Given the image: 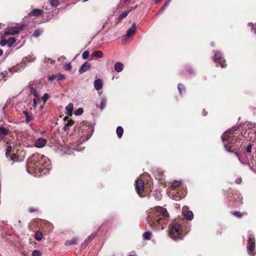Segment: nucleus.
<instances>
[{"label":"nucleus","instance_id":"nucleus-31","mask_svg":"<svg viewBox=\"0 0 256 256\" xmlns=\"http://www.w3.org/2000/svg\"><path fill=\"white\" fill-rule=\"evenodd\" d=\"M42 234L40 232L37 231L34 234V238L37 240H42Z\"/></svg>","mask_w":256,"mask_h":256},{"label":"nucleus","instance_id":"nucleus-7","mask_svg":"<svg viewBox=\"0 0 256 256\" xmlns=\"http://www.w3.org/2000/svg\"><path fill=\"white\" fill-rule=\"evenodd\" d=\"M213 60L217 64V66H220L222 68H224L226 66L225 60L223 58L222 54L219 51H216L214 52Z\"/></svg>","mask_w":256,"mask_h":256},{"label":"nucleus","instance_id":"nucleus-61","mask_svg":"<svg viewBox=\"0 0 256 256\" xmlns=\"http://www.w3.org/2000/svg\"><path fill=\"white\" fill-rule=\"evenodd\" d=\"M3 54V50L0 49V56H2Z\"/></svg>","mask_w":256,"mask_h":256},{"label":"nucleus","instance_id":"nucleus-53","mask_svg":"<svg viewBox=\"0 0 256 256\" xmlns=\"http://www.w3.org/2000/svg\"><path fill=\"white\" fill-rule=\"evenodd\" d=\"M49 61L51 64H52L54 62V61H53L52 59L50 58H47L46 57L44 58V62H48Z\"/></svg>","mask_w":256,"mask_h":256},{"label":"nucleus","instance_id":"nucleus-38","mask_svg":"<svg viewBox=\"0 0 256 256\" xmlns=\"http://www.w3.org/2000/svg\"><path fill=\"white\" fill-rule=\"evenodd\" d=\"M234 154L235 156L238 158V159L239 161L243 164H248V162H247L246 161H244L243 160H242L241 159V158L239 156L237 152H234Z\"/></svg>","mask_w":256,"mask_h":256},{"label":"nucleus","instance_id":"nucleus-5","mask_svg":"<svg viewBox=\"0 0 256 256\" xmlns=\"http://www.w3.org/2000/svg\"><path fill=\"white\" fill-rule=\"evenodd\" d=\"M169 234L173 240L181 239L182 236V226L178 224H174L172 225Z\"/></svg>","mask_w":256,"mask_h":256},{"label":"nucleus","instance_id":"nucleus-12","mask_svg":"<svg viewBox=\"0 0 256 256\" xmlns=\"http://www.w3.org/2000/svg\"><path fill=\"white\" fill-rule=\"evenodd\" d=\"M10 130L8 128L4 126L0 127V142L4 140V138L10 134Z\"/></svg>","mask_w":256,"mask_h":256},{"label":"nucleus","instance_id":"nucleus-52","mask_svg":"<svg viewBox=\"0 0 256 256\" xmlns=\"http://www.w3.org/2000/svg\"><path fill=\"white\" fill-rule=\"evenodd\" d=\"M40 98H34L33 100V106L36 108L37 104L39 102Z\"/></svg>","mask_w":256,"mask_h":256},{"label":"nucleus","instance_id":"nucleus-34","mask_svg":"<svg viewBox=\"0 0 256 256\" xmlns=\"http://www.w3.org/2000/svg\"><path fill=\"white\" fill-rule=\"evenodd\" d=\"M129 12V10H126L122 12V14L119 16V19L122 20L125 18L128 15Z\"/></svg>","mask_w":256,"mask_h":256},{"label":"nucleus","instance_id":"nucleus-33","mask_svg":"<svg viewBox=\"0 0 256 256\" xmlns=\"http://www.w3.org/2000/svg\"><path fill=\"white\" fill-rule=\"evenodd\" d=\"M248 26L251 27V32L256 34V24L255 25L252 22H249Z\"/></svg>","mask_w":256,"mask_h":256},{"label":"nucleus","instance_id":"nucleus-32","mask_svg":"<svg viewBox=\"0 0 256 256\" xmlns=\"http://www.w3.org/2000/svg\"><path fill=\"white\" fill-rule=\"evenodd\" d=\"M36 58V57L32 54H30L26 58V61L29 62H34Z\"/></svg>","mask_w":256,"mask_h":256},{"label":"nucleus","instance_id":"nucleus-3","mask_svg":"<svg viewBox=\"0 0 256 256\" xmlns=\"http://www.w3.org/2000/svg\"><path fill=\"white\" fill-rule=\"evenodd\" d=\"M236 131L234 128L233 127L226 130L221 136L224 148L228 152H233L241 146L236 136L238 132Z\"/></svg>","mask_w":256,"mask_h":256},{"label":"nucleus","instance_id":"nucleus-13","mask_svg":"<svg viewBox=\"0 0 256 256\" xmlns=\"http://www.w3.org/2000/svg\"><path fill=\"white\" fill-rule=\"evenodd\" d=\"M46 144V140L44 138H38L34 143L36 147L38 148H43Z\"/></svg>","mask_w":256,"mask_h":256},{"label":"nucleus","instance_id":"nucleus-42","mask_svg":"<svg viewBox=\"0 0 256 256\" xmlns=\"http://www.w3.org/2000/svg\"><path fill=\"white\" fill-rule=\"evenodd\" d=\"M89 56V52L88 51H84L82 54V58L84 60H86L88 58Z\"/></svg>","mask_w":256,"mask_h":256},{"label":"nucleus","instance_id":"nucleus-41","mask_svg":"<svg viewBox=\"0 0 256 256\" xmlns=\"http://www.w3.org/2000/svg\"><path fill=\"white\" fill-rule=\"evenodd\" d=\"M171 0H166L164 6H162V10H161L162 11L164 10L167 8V6L169 5Z\"/></svg>","mask_w":256,"mask_h":256},{"label":"nucleus","instance_id":"nucleus-16","mask_svg":"<svg viewBox=\"0 0 256 256\" xmlns=\"http://www.w3.org/2000/svg\"><path fill=\"white\" fill-rule=\"evenodd\" d=\"M102 86L103 82L101 79L98 78L94 82V87L96 90H101L102 88Z\"/></svg>","mask_w":256,"mask_h":256},{"label":"nucleus","instance_id":"nucleus-14","mask_svg":"<svg viewBox=\"0 0 256 256\" xmlns=\"http://www.w3.org/2000/svg\"><path fill=\"white\" fill-rule=\"evenodd\" d=\"M91 66V64L90 62H85L78 70L80 74H82L88 71Z\"/></svg>","mask_w":256,"mask_h":256},{"label":"nucleus","instance_id":"nucleus-26","mask_svg":"<svg viewBox=\"0 0 256 256\" xmlns=\"http://www.w3.org/2000/svg\"><path fill=\"white\" fill-rule=\"evenodd\" d=\"M96 234L92 233L90 236H88L86 239L84 240V244H82V246L86 244L89 242L92 241L94 238L96 236Z\"/></svg>","mask_w":256,"mask_h":256},{"label":"nucleus","instance_id":"nucleus-35","mask_svg":"<svg viewBox=\"0 0 256 256\" xmlns=\"http://www.w3.org/2000/svg\"><path fill=\"white\" fill-rule=\"evenodd\" d=\"M178 89L180 94H182V91H185V87H184V85H183L182 84H178Z\"/></svg>","mask_w":256,"mask_h":256},{"label":"nucleus","instance_id":"nucleus-60","mask_svg":"<svg viewBox=\"0 0 256 256\" xmlns=\"http://www.w3.org/2000/svg\"><path fill=\"white\" fill-rule=\"evenodd\" d=\"M29 210L30 212H32L35 211V210L33 208H30Z\"/></svg>","mask_w":256,"mask_h":256},{"label":"nucleus","instance_id":"nucleus-58","mask_svg":"<svg viewBox=\"0 0 256 256\" xmlns=\"http://www.w3.org/2000/svg\"><path fill=\"white\" fill-rule=\"evenodd\" d=\"M188 72H190V74H194V71L191 68H188Z\"/></svg>","mask_w":256,"mask_h":256},{"label":"nucleus","instance_id":"nucleus-44","mask_svg":"<svg viewBox=\"0 0 256 256\" xmlns=\"http://www.w3.org/2000/svg\"><path fill=\"white\" fill-rule=\"evenodd\" d=\"M64 78H65V76L64 75L61 74H56V80L58 81H60V80H63Z\"/></svg>","mask_w":256,"mask_h":256},{"label":"nucleus","instance_id":"nucleus-28","mask_svg":"<svg viewBox=\"0 0 256 256\" xmlns=\"http://www.w3.org/2000/svg\"><path fill=\"white\" fill-rule=\"evenodd\" d=\"M153 196L156 200H159L162 198V194L160 192L159 190L154 191Z\"/></svg>","mask_w":256,"mask_h":256},{"label":"nucleus","instance_id":"nucleus-24","mask_svg":"<svg viewBox=\"0 0 256 256\" xmlns=\"http://www.w3.org/2000/svg\"><path fill=\"white\" fill-rule=\"evenodd\" d=\"M6 40L7 46L8 48H10L16 42V39L14 38H10Z\"/></svg>","mask_w":256,"mask_h":256},{"label":"nucleus","instance_id":"nucleus-39","mask_svg":"<svg viewBox=\"0 0 256 256\" xmlns=\"http://www.w3.org/2000/svg\"><path fill=\"white\" fill-rule=\"evenodd\" d=\"M50 5L52 6H57L59 4L58 0H50Z\"/></svg>","mask_w":256,"mask_h":256},{"label":"nucleus","instance_id":"nucleus-1","mask_svg":"<svg viewBox=\"0 0 256 256\" xmlns=\"http://www.w3.org/2000/svg\"><path fill=\"white\" fill-rule=\"evenodd\" d=\"M146 220L147 224L152 229L162 230L169 221V214L166 208L157 206L148 215Z\"/></svg>","mask_w":256,"mask_h":256},{"label":"nucleus","instance_id":"nucleus-6","mask_svg":"<svg viewBox=\"0 0 256 256\" xmlns=\"http://www.w3.org/2000/svg\"><path fill=\"white\" fill-rule=\"evenodd\" d=\"M247 250L248 254H251L254 252V255L256 254V249L255 250V240L254 236L250 232L248 233V239L246 244Z\"/></svg>","mask_w":256,"mask_h":256},{"label":"nucleus","instance_id":"nucleus-37","mask_svg":"<svg viewBox=\"0 0 256 256\" xmlns=\"http://www.w3.org/2000/svg\"><path fill=\"white\" fill-rule=\"evenodd\" d=\"M83 108H80L74 112V114L75 116H80L83 113Z\"/></svg>","mask_w":256,"mask_h":256},{"label":"nucleus","instance_id":"nucleus-23","mask_svg":"<svg viewBox=\"0 0 256 256\" xmlns=\"http://www.w3.org/2000/svg\"><path fill=\"white\" fill-rule=\"evenodd\" d=\"M92 56L96 58H102L104 56V54L100 50H96L92 52Z\"/></svg>","mask_w":256,"mask_h":256},{"label":"nucleus","instance_id":"nucleus-19","mask_svg":"<svg viewBox=\"0 0 256 256\" xmlns=\"http://www.w3.org/2000/svg\"><path fill=\"white\" fill-rule=\"evenodd\" d=\"M73 104L72 103L68 104L66 107V114L69 116L72 115V112L73 110Z\"/></svg>","mask_w":256,"mask_h":256},{"label":"nucleus","instance_id":"nucleus-10","mask_svg":"<svg viewBox=\"0 0 256 256\" xmlns=\"http://www.w3.org/2000/svg\"><path fill=\"white\" fill-rule=\"evenodd\" d=\"M136 30V23H133L132 24V26L128 28L126 32V34L122 38V42H124V40L127 38H130L132 36H133Z\"/></svg>","mask_w":256,"mask_h":256},{"label":"nucleus","instance_id":"nucleus-27","mask_svg":"<svg viewBox=\"0 0 256 256\" xmlns=\"http://www.w3.org/2000/svg\"><path fill=\"white\" fill-rule=\"evenodd\" d=\"M181 184H182V182L181 181L175 180L172 182V186H171L172 190H174L176 188L180 186Z\"/></svg>","mask_w":256,"mask_h":256},{"label":"nucleus","instance_id":"nucleus-59","mask_svg":"<svg viewBox=\"0 0 256 256\" xmlns=\"http://www.w3.org/2000/svg\"><path fill=\"white\" fill-rule=\"evenodd\" d=\"M202 114L204 116H206L207 114V112H206L204 110L202 112Z\"/></svg>","mask_w":256,"mask_h":256},{"label":"nucleus","instance_id":"nucleus-40","mask_svg":"<svg viewBox=\"0 0 256 256\" xmlns=\"http://www.w3.org/2000/svg\"><path fill=\"white\" fill-rule=\"evenodd\" d=\"M42 33V30L40 29H38V30H34V34H33V36L36 38V37H38V36H40V35Z\"/></svg>","mask_w":256,"mask_h":256},{"label":"nucleus","instance_id":"nucleus-20","mask_svg":"<svg viewBox=\"0 0 256 256\" xmlns=\"http://www.w3.org/2000/svg\"><path fill=\"white\" fill-rule=\"evenodd\" d=\"M6 158L8 159V160L10 162H14L18 160V154H10L8 156H6Z\"/></svg>","mask_w":256,"mask_h":256},{"label":"nucleus","instance_id":"nucleus-9","mask_svg":"<svg viewBox=\"0 0 256 256\" xmlns=\"http://www.w3.org/2000/svg\"><path fill=\"white\" fill-rule=\"evenodd\" d=\"M136 190L139 196H140L144 192V182L142 180H138L136 181Z\"/></svg>","mask_w":256,"mask_h":256},{"label":"nucleus","instance_id":"nucleus-48","mask_svg":"<svg viewBox=\"0 0 256 256\" xmlns=\"http://www.w3.org/2000/svg\"><path fill=\"white\" fill-rule=\"evenodd\" d=\"M0 44L2 46H4L6 45H7V40H5L4 38H2L0 41Z\"/></svg>","mask_w":256,"mask_h":256},{"label":"nucleus","instance_id":"nucleus-55","mask_svg":"<svg viewBox=\"0 0 256 256\" xmlns=\"http://www.w3.org/2000/svg\"><path fill=\"white\" fill-rule=\"evenodd\" d=\"M20 65L18 64L16 67L12 68V70L14 72L20 71V70H18L20 68Z\"/></svg>","mask_w":256,"mask_h":256},{"label":"nucleus","instance_id":"nucleus-43","mask_svg":"<svg viewBox=\"0 0 256 256\" xmlns=\"http://www.w3.org/2000/svg\"><path fill=\"white\" fill-rule=\"evenodd\" d=\"M48 80L50 82H52L54 80H56V74H52L48 76Z\"/></svg>","mask_w":256,"mask_h":256},{"label":"nucleus","instance_id":"nucleus-50","mask_svg":"<svg viewBox=\"0 0 256 256\" xmlns=\"http://www.w3.org/2000/svg\"><path fill=\"white\" fill-rule=\"evenodd\" d=\"M233 214L238 218H241L242 216V214L238 211H235L233 212Z\"/></svg>","mask_w":256,"mask_h":256},{"label":"nucleus","instance_id":"nucleus-8","mask_svg":"<svg viewBox=\"0 0 256 256\" xmlns=\"http://www.w3.org/2000/svg\"><path fill=\"white\" fill-rule=\"evenodd\" d=\"M64 126L63 129L64 131H68L70 129V127L73 126L74 124V122L70 118H69L68 116H66L64 118Z\"/></svg>","mask_w":256,"mask_h":256},{"label":"nucleus","instance_id":"nucleus-30","mask_svg":"<svg viewBox=\"0 0 256 256\" xmlns=\"http://www.w3.org/2000/svg\"><path fill=\"white\" fill-rule=\"evenodd\" d=\"M152 236V234L150 232H146L143 234V238L144 240H150Z\"/></svg>","mask_w":256,"mask_h":256},{"label":"nucleus","instance_id":"nucleus-17","mask_svg":"<svg viewBox=\"0 0 256 256\" xmlns=\"http://www.w3.org/2000/svg\"><path fill=\"white\" fill-rule=\"evenodd\" d=\"M43 12V10L40 9H34L30 12L28 14V16H38L42 14Z\"/></svg>","mask_w":256,"mask_h":256},{"label":"nucleus","instance_id":"nucleus-36","mask_svg":"<svg viewBox=\"0 0 256 256\" xmlns=\"http://www.w3.org/2000/svg\"><path fill=\"white\" fill-rule=\"evenodd\" d=\"M12 151V146H8L6 148V157L10 154Z\"/></svg>","mask_w":256,"mask_h":256},{"label":"nucleus","instance_id":"nucleus-25","mask_svg":"<svg viewBox=\"0 0 256 256\" xmlns=\"http://www.w3.org/2000/svg\"><path fill=\"white\" fill-rule=\"evenodd\" d=\"M116 132L118 138H120L122 136L124 132L123 128L120 126H118L116 130Z\"/></svg>","mask_w":256,"mask_h":256},{"label":"nucleus","instance_id":"nucleus-46","mask_svg":"<svg viewBox=\"0 0 256 256\" xmlns=\"http://www.w3.org/2000/svg\"><path fill=\"white\" fill-rule=\"evenodd\" d=\"M50 98V96L47 93H45L42 97V100L45 102Z\"/></svg>","mask_w":256,"mask_h":256},{"label":"nucleus","instance_id":"nucleus-57","mask_svg":"<svg viewBox=\"0 0 256 256\" xmlns=\"http://www.w3.org/2000/svg\"><path fill=\"white\" fill-rule=\"evenodd\" d=\"M20 66H22V68L25 67L26 66V61L24 60H22V61L21 62Z\"/></svg>","mask_w":256,"mask_h":256},{"label":"nucleus","instance_id":"nucleus-4","mask_svg":"<svg viewBox=\"0 0 256 256\" xmlns=\"http://www.w3.org/2000/svg\"><path fill=\"white\" fill-rule=\"evenodd\" d=\"M80 129L84 132V135H86V137L83 138L81 141L82 142L88 140L92 136L94 131V127L90 126V124L86 121H83L80 124Z\"/></svg>","mask_w":256,"mask_h":256},{"label":"nucleus","instance_id":"nucleus-21","mask_svg":"<svg viewBox=\"0 0 256 256\" xmlns=\"http://www.w3.org/2000/svg\"><path fill=\"white\" fill-rule=\"evenodd\" d=\"M184 218L188 220H191L194 218V214L192 211L189 210L186 212H184Z\"/></svg>","mask_w":256,"mask_h":256},{"label":"nucleus","instance_id":"nucleus-2","mask_svg":"<svg viewBox=\"0 0 256 256\" xmlns=\"http://www.w3.org/2000/svg\"><path fill=\"white\" fill-rule=\"evenodd\" d=\"M50 168V160L42 154L36 153L32 154L28 160L26 170L30 174L38 171L46 174Z\"/></svg>","mask_w":256,"mask_h":256},{"label":"nucleus","instance_id":"nucleus-54","mask_svg":"<svg viewBox=\"0 0 256 256\" xmlns=\"http://www.w3.org/2000/svg\"><path fill=\"white\" fill-rule=\"evenodd\" d=\"M32 92L36 98H39V96L38 92L34 88H32Z\"/></svg>","mask_w":256,"mask_h":256},{"label":"nucleus","instance_id":"nucleus-15","mask_svg":"<svg viewBox=\"0 0 256 256\" xmlns=\"http://www.w3.org/2000/svg\"><path fill=\"white\" fill-rule=\"evenodd\" d=\"M23 114L26 118V123L28 124L30 122L34 120L33 116L31 114H30L27 110H24Z\"/></svg>","mask_w":256,"mask_h":256},{"label":"nucleus","instance_id":"nucleus-29","mask_svg":"<svg viewBox=\"0 0 256 256\" xmlns=\"http://www.w3.org/2000/svg\"><path fill=\"white\" fill-rule=\"evenodd\" d=\"M78 239L76 238H73L71 240H66L65 242V245L70 246L72 244H76Z\"/></svg>","mask_w":256,"mask_h":256},{"label":"nucleus","instance_id":"nucleus-62","mask_svg":"<svg viewBox=\"0 0 256 256\" xmlns=\"http://www.w3.org/2000/svg\"><path fill=\"white\" fill-rule=\"evenodd\" d=\"M154 0V2L155 3H158V2H160L161 0Z\"/></svg>","mask_w":256,"mask_h":256},{"label":"nucleus","instance_id":"nucleus-18","mask_svg":"<svg viewBox=\"0 0 256 256\" xmlns=\"http://www.w3.org/2000/svg\"><path fill=\"white\" fill-rule=\"evenodd\" d=\"M114 68L116 72H120L123 70L124 64L122 62H116L114 65Z\"/></svg>","mask_w":256,"mask_h":256},{"label":"nucleus","instance_id":"nucleus-47","mask_svg":"<svg viewBox=\"0 0 256 256\" xmlns=\"http://www.w3.org/2000/svg\"><path fill=\"white\" fill-rule=\"evenodd\" d=\"M84 146H82L81 145H78V146H76L75 148L74 149L76 151L80 152V151L83 150H84Z\"/></svg>","mask_w":256,"mask_h":256},{"label":"nucleus","instance_id":"nucleus-49","mask_svg":"<svg viewBox=\"0 0 256 256\" xmlns=\"http://www.w3.org/2000/svg\"><path fill=\"white\" fill-rule=\"evenodd\" d=\"M252 144H250L246 148V150L248 153H250L252 152Z\"/></svg>","mask_w":256,"mask_h":256},{"label":"nucleus","instance_id":"nucleus-45","mask_svg":"<svg viewBox=\"0 0 256 256\" xmlns=\"http://www.w3.org/2000/svg\"><path fill=\"white\" fill-rule=\"evenodd\" d=\"M32 256H42L41 252L38 250H34L32 253Z\"/></svg>","mask_w":256,"mask_h":256},{"label":"nucleus","instance_id":"nucleus-11","mask_svg":"<svg viewBox=\"0 0 256 256\" xmlns=\"http://www.w3.org/2000/svg\"><path fill=\"white\" fill-rule=\"evenodd\" d=\"M21 28L20 27L14 26L8 29L4 32L6 35H16L18 34Z\"/></svg>","mask_w":256,"mask_h":256},{"label":"nucleus","instance_id":"nucleus-51","mask_svg":"<svg viewBox=\"0 0 256 256\" xmlns=\"http://www.w3.org/2000/svg\"><path fill=\"white\" fill-rule=\"evenodd\" d=\"M64 68L66 70H72V65L70 63L67 64L64 66Z\"/></svg>","mask_w":256,"mask_h":256},{"label":"nucleus","instance_id":"nucleus-56","mask_svg":"<svg viewBox=\"0 0 256 256\" xmlns=\"http://www.w3.org/2000/svg\"><path fill=\"white\" fill-rule=\"evenodd\" d=\"M242 182V180L240 178H237L236 180H235V182L237 184H240Z\"/></svg>","mask_w":256,"mask_h":256},{"label":"nucleus","instance_id":"nucleus-22","mask_svg":"<svg viewBox=\"0 0 256 256\" xmlns=\"http://www.w3.org/2000/svg\"><path fill=\"white\" fill-rule=\"evenodd\" d=\"M106 102V98L105 97H102L101 99L100 106H99V108L101 110H102L105 108Z\"/></svg>","mask_w":256,"mask_h":256}]
</instances>
